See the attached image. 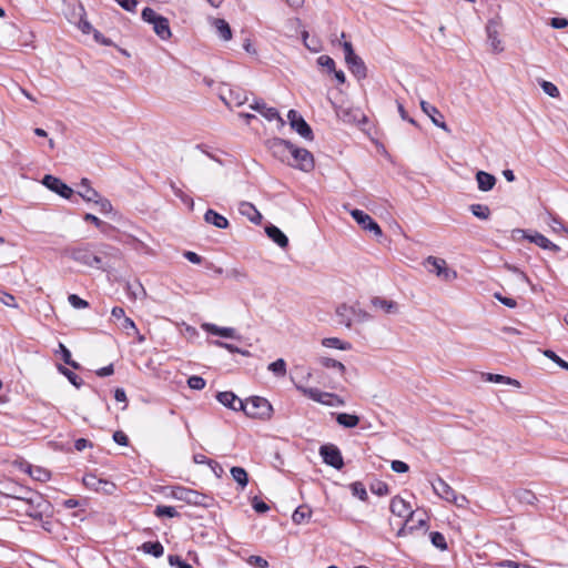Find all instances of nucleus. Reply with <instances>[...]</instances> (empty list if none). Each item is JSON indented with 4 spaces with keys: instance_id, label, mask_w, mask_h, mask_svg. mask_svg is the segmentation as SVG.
I'll use <instances>...</instances> for the list:
<instances>
[{
    "instance_id": "4c0bfd02",
    "label": "nucleus",
    "mask_w": 568,
    "mask_h": 568,
    "mask_svg": "<svg viewBox=\"0 0 568 568\" xmlns=\"http://www.w3.org/2000/svg\"><path fill=\"white\" fill-rule=\"evenodd\" d=\"M311 514L312 511L307 506H300L293 513L292 520L295 524L301 525L311 517Z\"/></svg>"
},
{
    "instance_id": "13d9d810",
    "label": "nucleus",
    "mask_w": 568,
    "mask_h": 568,
    "mask_svg": "<svg viewBox=\"0 0 568 568\" xmlns=\"http://www.w3.org/2000/svg\"><path fill=\"white\" fill-rule=\"evenodd\" d=\"M541 88H542L544 92L546 94H548L549 97H551V98L559 97V90L554 83H551L549 81H542Z\"/></svg>"
},
{
    "instance_id": "ea45409f",
    "label": "nucleus",
    "mask_w": 568,
    "mask_h": 568,
    "mask_svg": "<svg viewBox=\"0 0 568 568\" xmlns=\"http://www.w3.org/2000/svg\"><path fill=\"white\" fill-rule=\"evenodd\" d=\"M470 212L480 220H487L490 216V210L484 204H471Z\"/></svg>"
},
{
    "instance_id": "6ab92c4d",
    "label": "nucleus",
    "mask_w": 568,
    "mask_h": 568,
    "mask_svg": "<svg viewBox=\"0 0 568 568\" xmlns=\"http://www.w3.org/2000/svg\"><path fill=\"white\" fill-rule=\"evenodd\" d=\"M216 399L225 407L233 410H242L243 402L233 392H220Z\"/></svg>"
},
{
    "instance_id": "8fccbe9b",
    "label": "nucleus",
    "mask_w": 568,
    "mask_h": 568,
    "mask_svg": "<svg viewBox=\"0 0 568 568\" xmlns=\"http://www.w3.org/2000/svg\"><path fill=\"white\" fill-rule=\"evenodd\" d=\"M187 385L192 389L201 390L205 387L206 382L203 377L193 375V376L189 377Z\"/></svg>"
},
{
    "instance_id": "ddd939ff",
    "label": "nucleus",
    "mask_w": 568,
    "mask_h": 568,
    "mask_svg": "<svg viewBox=\"0 0 568 568\" xmlns=\"http://www.w3.org/2000/svg\"><path fill=\"white\" fill-rule=\"evenodd\" d=\"M42 184L64 199H70L73 194V190L70 186L59 178L50 174L43 176Z\"/></svg>"
},
{
    "instance_id": "423d86ee",
    "label": "nucleus",
    "mask_w": 568,
    "mask_h": 568,
    "mask_svg": "<svg viewBox=\"0 0 568 568\" xmlns=\"http://www.w3.org/2000/svg\"><path fill=\"white\" fill-rule=\"evenodd\" d=\"M296 389L310 399L326 406H343L345 404L344 399H342L338 395L322 392L318 388L296 385Z\"/></svg>"
},
{
    "instance_id": "0e129e2a",
    "label": "nucleus",
    "mask_w": 568,
    "mask_h": 568,
    "mask_svg": "<svg viewBox=\"0 0 568 568\" xmlns=\"http://www.w3.org/2000/svg\"><path fill=\"white\" fill-rule=\"evenodd\" d=\"M0 301L6 305V306H9V307H13V308H17L18 307V304L16 302V298L13 295L9 294V293H4V292H1L0 293Z\"/></svg>"
},
{
    "instance_id": "774afa93",
    "label": "nucleus",
    "mask_w": 568,
    "mask_h": 568,
    "mask_svg": "<svg viewBox=\"0 0 568 568\" xmlns=\"http://www.w3.org/2000/svg\"><path fill=\"white\" fill-rule=\"evenodd\" d=\"M113 440L121 446H126L129 444V438L122 430L114 432Z\"/></svg>"
},
{
    "instance_id": "bb28decb",
    "label": "nucleus",
    "mask_w": 568,
    "mask_h": 568,
    "mask_svg": "<svg viewBox=\"0 0 568 568\" xmlns=\"http://www.w3.org/2000/svg\"><path fill=\"white\" fill-rule=\"evenodd\" d=\"M476 181L478 184V189L483 192H487L495 186L496 178L493 174L487 173L485 171H478L476 174Z\"/></svg>"
},
{
    "instance_id": "9b49d317",
    "label": "nucleus",
    "mask_w": 568,
    "mask_h": 568,
    "mask_svg": "<svg viewBox=\"0 0 568 568\" xmlns=\"http://www.w3.org/2000/svg\"><path fill=\"white\" fill-rule=\"evenodd\" d=\"M351 215L363 230L372 232L377 237L383 235L381 226L364 211L354 209L351 211Z\"/></svg>"
},
{
    "instance_id": "5701e85b",
    "label": "nucleus",
    "mask_w": 568,
    "mask_h": 568,
    "mask_svg": "<svg viewBox=\"0 0 568 568\" xmlns=\"http://www.w3.org/2000/svg\"><path fill=\"white\" fill-rule=\"evenodd\" d=\"M239 212L254 224H260L262 221V214L250 202H242L239 206Z\"/></svg>"
},
{
    "instance_id": "37998d69",
    "label": "nucleus",
    "mask_w": 568,
    "mask_h": 568,
    "mask_svg": "<svg viewBox=\"0 0 568 568\" xmlns=\"http://www.w3.org/2000/svg\"><path fill=\"white\" fill-rule=\"evenodd\" d=\"M154 515L158 517L173 518V517L178 516V511L172 506L159 505L154 509Z\"/></svg>"
},
{
    "instance_id": "49530a36",
    "label": "nucleus",
    "mask_w": 568,
    "mask_h": 568,
    "mask_svg": "<svg viewBox=\"0 0 568 568\" xmlns=\"http://www.w3.org/2000/svg\"><path fill=\"white\" fill-rule=\"evenodd\" d=\"M103 479H99L97 478V476L94 475H85L83 477V484L89 487V488H92L97 491H100V488H101V484H102Z\"/></svg>"
},
{
    "instance_id": "c9c22d12",
    "label": "nucleus",
    "mask_w": 568,
    "mask_h": 568,
    "mask_svg": "<svg viewBox=\"0 0 568 568\" xmlns=\"http://www.w3.org/2000/svg\"><path fill=\"white\" fill-rule=\"evenodd\" d=\"M318 363L326 368L336 369L341 375L346 371L345 365L334 358L323 356L318 358Z\"/></svg>"
},
{
    "instance_id": "4d7b16f0",
    "label": "nucleus",
    "mask_w": 568,
    "mask_h": 568,
    "mask_svg": "<svg viewBox=\"0 0 568 568\" xmlns=\"http://www.w3.org/2000/svg\"><path fill=\"white\" fill-rule=\"evenodd\" d=\"M246 561L248 565L256 567V568H267L268 567L267 560H265L261 556H255V555L250 556Z\"/></svg>"
},
{
    "instance_id": "58836bf2",
    "label": "nucleus",
    "mask_w": 568,
    "mask_h": 568,
    "mask_svg": "<svg viewBox=\"0 0 568 568\" xmlns=\"http://www.w3.org/2000/svg\"><path fill=\"white\" fill-rule=\"evenodd\" d=\"M267 369L278 377H284L286 375V363L283 358H278L271 363Z\"/></svg>"
},
{
    "instance_id": "1a4fd4ad",
    "label": "nucleus",
    "mask_w": 568,
    "mask_h": 568,
    "mask_svg": "<svg viewBox=\"0 0 568 568\" xmlns=\"http://www.w3.org/2000/svg\"><path fill=\"white\" fill-rule=\"evenodd\" d=\"M291 156L293 158V162H290V165L297 168L304 172H310L314 168V159L311 152L306 149L293 146Z\"/></svg>"
},
{
    "instance_id": "393cba45",
    "label": "nucleus",
    "mask_w": 568,
    "mask_h": 568,
    "mask_svg": "<svg viewBox=\"0 0 568 568\" xmlns=\"http://www.w3.org/2000/svg\"><path fill=\"white\" fill-rule=\"evenodd\" d=\"M204 221L207 224H212L217 229H227L229 227V221L225 216L219 214L212 209H209L204 214Z\"/></svg>"
},
{
    "instance_id": "f704fd0d",
    "label": "nucleus",
    "mask_w": 568,
    "mask_h": 568,
    "mask_svg": "<svg viewBox=\"0 0 568 568\" xmlns=\"http://www.w3.org/2000/svg\"><path fill=\"white\" fill-rule=\"evenodd\" d=\"M515 497L519 503L534 505L537 500L536 495L529 489H518L515 491Z\"/></svg>"
},
{
    "instance_id": "dca6fc26",
    "label": "nucleus",
    "mask_w": 568,
    "mask_h": 568,
    "mask_svg": "<svg viewBox=\"0 0 568 568\" xmlns=\"http://www.w3.org/2000/svg\"><path fill=\"white\" fill-rule=\"evenodd\" d=\"M420 108L423 112L429 116V119L436 126L443 129L446 132H449V129L446 122L444 121V115L439 112V110L436 106L432 105L425 100H422Z\"/></svg>"
},
{
    "instance_id": "412c9836",
    "label": "nucleus",
    "mask_w": 568,
    "mask_h": 568,
    "mask_svg": "<svg viewBox=\"0 0 568 568\" xmlns=\"http://www.w3.org/2000/svg\"><path fill=\"white\" fill-rule=\"evenodd\" d=\"M212 28L215 30V34L223 41H230L232 39V30L230 24L220 18L210 19Z\"/></svg>"
},
{
    "instance_id": "4468645a",
    "label": "nucleus",
    "mask_w": 568,
    "mask_h": 568,
    "mask_svg": "<svg viewBox=\"0 0 568 568\" xmlns=\"http://www.w3.org/2000/svg\"><path fill=\"white\" fill-rule=\"evenodd\" d=\"M250 106L254 111L258 112L262 116H264L267 121L275 120L280 128L285 125V121L280 115L278 111L275 108L267 106L264 101H255Z\"/></svg>"
},
{
    "instance_id": "9d476101",
    "label": "nucleus",
    "mask_w": 568,
    "mask_h": 568,
    "mask_svg": "<svg viewBox=\"0 0 568 568\" xmlns=\"http://www.w3.org/2000/svg\"><path fill=\"white\" fill-rule=\"evenodd\" d=\"M287 119L291 128L294 131H296L302 138L308 141H312L314 139L311 126L306 123V121L297 111L290 110L287 113Z\"/></svg>"
},
{
    "instance_id": "bf43d9fd",
    "label": "nucleus",
    "mask_w": 568,
    "mask_h": 568,
    "mask_svg": "<svg viewBox=\"0 0 568 568\" xmlns=\"http://www.w3.org/2000/svg\"><path fill=\"white\" fill-rule=\"evenodd\" d=\"M60 371L70 381V383H72L75 387L79 388L82 385V383H83L82 379L77 374L71 372L70 369L61 367Z\"/></svg>"
},
{
    "instance_id": "c03bdc74",
    "label": "nucleus",
    "mask_w": 568,
    "mask_h": 568,
    "mask_svg": "<svg viewBox=\"0 0 568 568\" xmlns=\"http://www.w3.org/2000/svg\"><path fill=\"white\" fill-rule=\"evenodd\" d=\"M430 541L432 544L438 548L439 550H446L447 549V542H446V539L444 537V535L442 532H438V531H433L430 532Z\"/></svg>"
},
{
    "instance_id": "864d4df0",
    "label": "nucleus",
    "mask_w": 568,
    "mask_h": 568,
    "mask_svg": "<svg viewBox=\"0 0 568 568\" xmlns=\"http://www.w3.org/2000/svg\"><path fill=\"white\" fill-rule=\"evenodd\" d=\"M214 345H216L217 347L225 348L230 353H239V354H242L244 356H248L250 355V353L247 351H242L241 348L234 346L233 344L225 343V342H222V341H215Z\"/></svg>"
},
{
    "instance_id": "72a5a7b5",
    "label": "nucleus",
    "mask_w": 568,
    "mask_h": 568,
    "mask_svg": "<svg viewBox=\"0 0 568 568\" xmlns=\"http://www.w3.org/2000/svg\"><path fill=\"white\" fill-rule=\"evenodd\" d=\"M125 243L138 252H143L145 254L153 253L152 250L143 241L134 237L133 235H128Z\"/></svg>"
},
{
    "instance_id": "c85d7f7f",
    "label": "nucleus",
    "mask_w": 568,
    "mask_h": 568,
    "mask_svg": "<svg viewBox=\"0 0 568 568\" xmlns=\"http://www.w3.org/2000/svg\"><path fill=\"white\" fill-rule=\"evenodd\" d=\"M530 241L541 248L549 250L555 253L560 251V247L557 244L552 243L542 234L536 233L535 235L530 236Z\"/></svg>"
},
{
    "instance_id": "4be33fe9",
    "label": "nucleus",
    "mask_w": 568,
    "mask_h": 568,
    "mask_svg": "<svg viewBox=\"0 0 568 568\" xmlns=\"http://www.w3.org/2000/svg\"><path fill=\"white\" fill-rule=\"evenodd\" d=\"M351 72L358 79H364L366 77V67L364 61L357 55H353L345 60Z\"/></svg>"
},
{
    "instance_id": "a18cd8bd",
    "label": "nucleus",
    "mask_w": 568,
    "mask_h": 568,
    "mask_svg": "<svg viewBox=\"0 0 568 568\" xmlns=\"http://www.w3.org/2000/svg\"><path fill=\"white\" fill-rule=\"evenodd\" d=\"M84 220L88 221V222H91L92 224H94L98 229L101 230V232L103 233H106L109 229H111L112 226L105 222H103L102 220H100L98 216L93 215V214H90V213H87L84 215Z\"/></svg>"
},
{
    "instance_id": "cd10ccee",
    "label": "nucleus",
    "mask_w": 568,
    "mask_h": 568,
    "mask_svg": "<svg viewBox=\"0 0 568 568\" xmlns=\"http://www.w3.org/2000/svg\"><path fill=\"white\" fill-rule=\"evenodd\" d=\"M78 193L87 202L98 201L100 195L93 187H91L88 179L81 180Z\"/></svg>"
},
{
    "instance_id": "473e14b6",
    "label": "nucleus",
    "mask_w": 568,
    "mask_h": 568,
    "mask_svg": "<svg viewBox=\"0 0 568 568\" xmlns=\"http://www.w3.org/2000/svg\"><path fill=\"white\" fill-rule=\"evenodd\" d=\"M483 377L485 378L486 382L504 383V384L514 385L516 387H519V382L518 381L513 379V378L507 377V376H503V375H498V374H491V373H486V374H483Z\"/></svg>"
},
{
    "instance_id": "aec40b11",
    "label": "nucleus",
    "mask_w": 568,
    "mask_h": 568,
    "mask_svg": "<svg viewBox=\"0 0 568 568\" xmlns=\"http://www.w3.org/2000/svg\"><path fill=\"white\" fill-rule=\"evenodd\" d=\"M488 43L494 52H501L504 50L501 41L498 38V23L490 20L486 27Z\"/></svg>"
},
{
    "instance_id": "79ce46f5",
    "label": "nucleus",
    "mask_w": 568,
    "mask_h": 568,
    "mask_svg": "<svg viewBox=\"0 0 568 568\" xmlns=\"http://www.w3.org/2000/svg\"><path fill=\"white\" fill-rule=\"evenodd\" d=\"M415 531L414 517L405 519L396 532L397 537H406Z\"/></svg>"
},
{
    "instance_id": "a878e982",
    "label": "nucleus",
    "mask_w": 568,
    "mask_h": 568,
    "mask_svg": "<svg viewBox=\"0 0 568 568\" xmlns=\"http://www.w3.org/2000/svg\"><path fill=\"white\" fill-rule=\"evenodd\" d=\"M265 232L280 247L284 248L288 245L287 236L277 226L268 225L265 227Z\"/></svg>"
},
{
    "instance_id": "3c124183",
    "label": "nucleus",
    "mask_w": 568,
    "mask_h": 568,
    "mask_svg": "<svg viewBox=\"0 0 568 568\" xmlns=\"http://www.w3.org/2000/svg\"><path fill=\"white\" fill-rule=\"evenodd\" d=\"M317 64L325 68L327 72L335 71V61L329 55H321L317 58Z\"/></svg>"
},
{
    "instance_id": "0eeeda50",
    "label": "nucleus",
    "mask_w": 568,
    "mask_h": 568,
    "mask_svg": "<svg viewBox=\"0 0 568 568\" xmlns=\"http://www.w3.org/2000/svg\"><path fill=\"white\" fill-rule=\"evenodd\" d=\"M432 487L438 497L456 505L457 507H464L467 501L465 496L457 495L456 491L442 478H436L432 483Z\"/></svg>"
},
{
    "instance_id": "680f3d73",
    "label": "nucleus",
    "mask_w": 568,
    "mask_h": 568,
    "mask_svg": "<svg viewBox=\"0 0 568 568\" xmlns=\"http://www.w3.org/2000/svg\"><path fill=\"white\" fill-rule=\"evenodd\" d=\"M100 209L102 213H110L112 211V204L108 199L101 197L99 195L98 201H93Z\"/></svg>"
},
{
    "instance_id": "69168bd1",
    "label": "nucleus",
    "mask_w": 568,
    "mask_h": 568,
    "mask_svg": "<svg viewBox=\"0 0 568 568\" xmlns=\"http://www.w3.org/2000/svg\"><path fill=\"white\" fill-rule=\"evenodd\" d=\"M505 267H506L508 271H510V272L515 273V274L517 275V277H518V280H519V281L525 282V283H527V284H531V283H530L529 277H528V276H527L523 271H520L519 268H517L516 266H514V265H509V264H506V265H505Z\"/></svg>"
},
{
    "instance_id": "20e7f679",
    "label": "nucleus",
    "mask_w": 568,
    "mask_h": 568,
    "mask_svg": "<svg viewBox=\"0 0 568 568\" xmlns=\"http://www.w3.org/2000/svg\"><path fill=\"white\" fill-rule=\"evenodd\" d=\"M272 405L266 398L253 396L243 402L242 412L248 417L266 419L272 415Z\"/></svg>"
},
{
    "instance_id": "2f4dec72",
    "label": "nucleus",
    "mask_w": 568,
    "mask_h": 568,
    "mask_svg": "<svg viewBox=\"0 0 568 568\" xmlns=\"http://www.w3.org/2000/svg\"><path fill=\"white\" fill-rule=\"evenodd\" d=\"M233 479L239 484L241 489H244L248 483V476L244 468L234 466L231 468Z\"/></svg>"
},
{
    "instance_id": "5fc2aeb1",
    "label": "nucleus",
    "mask_w": 568,
    "mask_h": 568,
    "mask_svg": "<svg viewBox=\"0 0 568 568\" xmlns=\"http://www.w3.org/2000/svg\"><path fill=\"white\" fill-rule=\"evenodd\" d=\"M68 301L72 307L78 310L87 308L89 306V303L81 298L80 296H78L77 294H70L68 296Z\"/></svg>"
},
{
    "instance_id": "a211bd4d",
    "label": "nucleus",
    "mask_w": 568,
    "mask_h": 568,
    "mask_svg": "<svg viewBox=\"0 0 568 568\" xmlns=\"http://www.w3.org/2000/svg\"><path fill=\"white\" fill-rule=\"evenodd\" d=\"M202 329L212 334L217 335L225 338H240V335L236 333V329L233 327H220L212 323H203L201 325Z\"/></svg>"
},
{
    "instance_id": "7ed1b4c3",
    "label": "nucleus",
    "mask_w": 568,
    "mask_h": 568,
    "mask_svg": "<svg viewBox=\"0 0 568 568\" xmlns=\"http://www.w3.org/2000/svg\"><path fill=\"white\" fill-rule=\"evenodd\" d=\"M141 18L144 22L152 26L154 33L161 40H169L172 36L170 29V22L168 18L159 14L152 8H144L141 13Z\"/></svg>"
},
{
    "instance_id": "e2e57ef3",
    "label": "nucleus",
    "mask_w": 568,
    "mask_h": 568,
    "mask_svg": "<svg viewBox=\"0 0 568 568\" xmlns=\"http://www.w3.org/2000/svg\"><path fill=\"white\" fill-rule=\"evenodd\" d=\"M169 564L171 566H176L178 568H192V566L184 560L181 559L180 556L176 555H170L169 556Z\"/></svg>"
},
{
    "instance_id": "2eb2a0df",
    "label": "nucleus",
    "mask_w": 568,
    "mask_h": 568,
    "mask_svg": "<svg viewBox=\"0 0 568 568\" xmlns=\"http://www.w3.org/2000/svg\"><path fill=\"white\" fill-rule=\"evenodd\" d=\"M389 508L394 516H397L403 519H412L415 514L410 505L399 496H395L392 498Z\"/></svg>"
},
{
    "instance_id": "39448f33",
    "label": "nucleus",
    "mask_w": 568,
    "mask_h": 568,
    "mask_svg": "<svg viewBox=\"0 0 568 568\" xmlns=\"http://www.w3.org/2000/svg\"><path fill=\"white\" fill-rule=\"evenodd\" d=\"M171 497L185 501L189 505L201 507H209L212 501L207 495L182 486H173L171 488Z\"/></svg>"
},
{
    "instance_id": "7c9ffc66",
    "label": "nucleus",
    "mask_w": 568,
    "mask_h": 568,
    "mask_svg": "<svg viewBox=\"0 0 568 568\" xmlns=\"http://www.w3.org/2000/svg\"><path fill=\"white\" fill-rule=\"evenodd\" d=\"M141 549L149 555H152L155 558H160L163 556L164 548L159 541H146L141 546Z\"/></svg>"
},
{
    "instance_id": "a19ab883",
    "label": "nucleus",
    "mask_w": 568,
    "mask_h": 568,
    "mask_svg": "<svg viewBox=\"0 0 568 568\" xmlns=\"http://www.w3.org/2000/svg\"><path fill=\"white\" fill-rule=\"evenodd\" d=\"M28 473L30 476L39 481H47L50 478V473L41 467H29Z\"/></svg>"
},
{
    "instance_id": "6e6552de",
    "label": "nucleus",
    "mask_w": 568,
    "mask_h": 568,
    "mask_svg": "<svg viewBox=\"0 0 568 568\" xmlns=\"http://www.w3.org/2000/svg\"><path fill=\"white\" fill-rule=\"evenodd\" d=\"M424 265L428 268L430 273H435L438 277L444 281H453L457 277L456 271L448 268L447 263L444 258L428 256Z\"/></svg>"
},
{
    "instance_id": "603ef678",
    "label": "nucleus",
    "mask_w": 568,
    "mask_h": 568,
    "mask_svg": "<svg viewBox=\"0 0 568 568\" xmlns=\"http://www.w3.org/2000/svg\"><path fill=\"white\" fill-rule=\"evenodd\" d=\"M59 347L62 354L63 362L73 367L74 369H78L80 365L77 362L72 361L70 351L61 343L59 344Z\"/></svg>"
},
{
    "instance_id": "b1692460",
    "label": "nucleus",
    "mask_w": 568,
    "mask_h": 568,
    "mask_svg": "<svg viewBox=\"0 0 568 568\" xmlns=\"http://www.w3.org/2000/svg\"><path fill=\"white\" fill-rule=\"evenodd\" d=\"M374 307L382 310L386 314L398 313V304L394 301H388L379 296H375L371 300Z\"/></svg>"
},
{
    "instance_id": "6e6d98bb",
    "label": "nucleus",
    "mask_w": 568,
    "mask_h": 568,
    "mask_svg": "<svg viewBox=\"0 0 568 568\" xmlns=\"http://www.w3.org/2000/svg\"><path fill=\"white\" fill-rule=\"evenodd\" d=\"M544 354L546 357L555 362L559 367L568 371V363L561 359L554 351L546 349Z\"/></svg>"
},
{
    "instance_id": "f03ea898",
    "label": "nucleus",
    "mask_w": 568,
    "mask_h": 568,
    "mask_svg": "<svg viewBox=\"0 0 568 568\" xmlns=\"http://www.w3.org/2000/svg\"><path fill=\"white\" fill-rule=\"evenodd\" d=\"M335 315L339 324L351 328L353 322L364 323L372 320V315L359 307L358 303L348 305L339 304L335 310Z\"/></svg>"
},
{
    "instance_id": "f3484780",
    "label": "nucleus",
    "mask_w": 568,
    "mask_h": 568,
    "mask_svg": "<svg viewBox=\"0 0 568 568\" xmlns=\"http://www.w3.org/2000/svg\"><path fill=\"white\" fill-rule=\"evenodd\" d=\"M294 144L283 139H273L270 141V150L272 153L284 161L291 155Z\"/></svg>"
},
{
    "instance_id": "f257e3e1",
    "label": "nucleus",
    "mask_w": 568,
    "mask_h": 568,
    "mask_svg": "<svg viewBox=\"0 0 568 568\" xmlns=\"http://www.w3.org/2000/svg\"><path fill=\"white\" fill-rule=\"evenodd\" d=\"M70 257L84 266L106 271L111 260H118L121 256L119 248L109 244L87 243L69 250Z\"/></svg>"
},
{
    "instance_id": "e433bc0d",
    "label": "nucleus",
    "mask_w": 568,
    "mask_h": 568,
    "mask_svg": "<svg viewBox=\"0 0 568 568\" xmlns=\"http://www.w3.org/2000/svg\"><path fill=\"white\" fill-rule=\"evenodd\" d=\"M323 346L338 348L342 351L351 349L352 345L348 342H343L337 337H327L322 341Z\"/></svg>"
},
{
    "instance_id": "de8ad7c7",
    "label": "nucleus",
    "mask_w": 568,
    "mask_h": 568,
    "mask_svg": "<svg viewBox=\"0 0 568 568\" xmlns=\"http://www.w3.org/2000/svg\"><path fill=\"white\" fill-rule=\"evenodd\" d=\"M351 489H352L353 495L358 497L361 500L367 499V491H366L365 486L362 483H359V481L353 483L351 485Z\"/></svg>"
},
{
    "instance_id": "f8f14e48",
    "label": "nucleus",
    "mask_w": 568,
    "mask_h": 568,
    "mask_svg": "<svg viewBox=\"0 0 568 568\" xmlns=\"http://www.w3.org/2000/svg\"><path fill=\"white\" fill-rule=\"evenodd\" d=\"M320 454L323 457L325 464L341 469L344 466L341 450L334 445H323L320 449Z\"/></svg>"
},
{
    "instance_id": "338daca9",
    "label": "nucleus",
    "mask_w": 568,
    "mask_h": 568,
    "mask_svg": "<svg viewBox=\"0 0 568 568\" xmlns=\"http://www.w3.org/2000/svg\"><path fill=\"white\" fill-rule=\"evenodd\" d=\"M120 7L126 11H134L138 6V0H115Z\"/></svg>"
},
{
    "instance_id": "052dcab7",
    "label": "nucleus",
    "mask_w": 568,
    "mask_h": 568,
    "mask_svg": "<svg viewBox=\"0 0 568 568\" xmlns=\"http://www.w3.org/2000/svg\"><path fill=\"white\" fill-rule=\"evenodd\" d=\"M371 490L373 494H376L378 496H384V495H387L389 493V488L387 486V484L383 483V481H378L376 484H373L371 486Z\"/></svg>"
},
{
    "instance_id": "09e8293b",
    "label": "nucleus",
    "mask_w": 568,
    "mask_h": 568,
    "mask_svg": "<svg viewBox=\"0 0 568 568\" xmlns=\"http://www.w3.org/2000/svg\"><path fill=\"white\" fill-rule=\"evenodd\" d=\"M193 460L195 464H206L209 465L213 470H215V467H219L220 471H222V467L214 460L207 458L203 454H195L193 456Z\"/></svg>"
},
{
    "instance_id": "c756f323",
    "label": "nucleus",
    "mask_w": 568,
    "mask_h": 568,
    "mask_svg": "<svg viewBox=\"0 0 568 568\" xmlns=\"http://www.w3.org/2000/svg\"><path fill=\"white\" fill-rule=\"evenodd\" d=\"M336 422L345 428H354L358 425L359 417L353 414L338 413L336 415Z\"/></svg>"
}]
</instances>
